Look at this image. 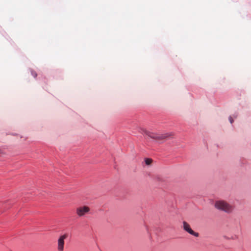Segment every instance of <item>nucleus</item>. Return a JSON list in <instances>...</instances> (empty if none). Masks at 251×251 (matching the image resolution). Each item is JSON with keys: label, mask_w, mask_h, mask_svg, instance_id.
Segmentation results:
<instances>
[{"label": "nucleus", "mask_w": 251, "mask_h": 251, "mask_svg": "<svg viewBox=\"0 0 251 251\" xmlns=\"http://www.w3.org/2000/svg\"><path fill=\"white\" fill-rule=\"evenodd\" d=\"M140 132L143 135H147L151 138L157 140L167 139L173 136V133L172 132L156 133L150 132L144 129H142Z\"/></svg>", "instance_id": "1"}, {"label": "nucleus", "mask_w": 251, "mask_h": 251, "mask_svg": "<svg viewBox=\"0 0 251 251\" xmlns=\"http://www.w3.org/2000/svg\"><path fill=\"white\" fill-rule=\"evenodd\" d=\"M1 153V150H0V154Z\"/></svg>", "instance_id": "9"}, {"label": "nucleus", "mask_w": 251, "mask_h": 251, "mask_svg": "<svg viewBox=\"0 0 251 251\" xmlns=\"http://www.w3.org/2000/svg\"><path fill=\"white\" fill-rule=\"evenodd\" d=\"M90 210V208L87 206H79L76 208V213L78 216L82 217L87 214Z\"/></svg>", "instance_id": "4"}, {"label": "nucleus", "mask_w": 251, "mask_h": 251, "mask_svg": "<svg viewBox=\"0 0 251 251\" xmlns=\"http://www.w3.org/2000/svg\"><path fill=\"white\" fill-rule=\"evenodd\" d=\"M66 234L61 235L57 240V249L58 251H63L64 250L65 240L67 238Z\"/></svg>", "instance_id": "3"}, {"label": "nucleus", "mask_w": 251, "mask_h": 251, "mask_svg": "<svg viewBox=\"0 0 251 251\" xmlns=\"http://www.w3.org/2000/svg\"><path fill=\"white\" fill-rule=\"evenodd\" d=\"M183 228L186 232H188L189 234L194 235L195 237L199 236V233L197 232H194L191 228L190 225L185 221L183 222Z\"/></svg>", "instance_id": "5"}, {"label": "nucleus", "mask_w": 251, "mask_h": 251, "mask_svg": "<svg viewBox=\"0 0 251 251\" xmlns=\"http://www.w3.org/2000/svg\"><path fill=\"white\" fill-rule=\"evenodd\" d=\"M31 74L34 77H36V76H37V74L36 73V72H34V71H32L31 72Z\"/></svg>", "instance_id": "7"}, {"label": "nucleus", "mask_w": 251, "mask_h": 251, "mask_svg": "<svg viewBox=\"0 0 251 251\" xmlns=\"http://www.w3.org/2000/svg\"><path fill=\"white\" fill-rule=\"evenodd\" d=\"M229 120L230 123L231 124H232L233 123V119L232 118V117L231 116H230L229 117Z\"/></svg>", "instance_id": "8"}, {"label": "nucleus", "mask_w": 251, "mask_h": 251, "mask_svg": "<svg viewBox=\"0 0 251 251\" xmlns=\"http://www.w3.org/2000/svg\"><path fill=\"white\" fill-rule=\"evenodd\" d=\"M152 160L150 158H146L145 159V163L147 165H150L152 163Z\"/></svg>", "instance_id": "6"}, {"label": "nucleus", "mask_w": 251, "mask_h": 251, "mask_svg": "<svg viewBox=\"0 0 251 251\" xmlns=\"http://www.w3.org/2000/svg\"><path fill=\"white\" fill-rule=\"evenodd\" d=\"M215 207L217 209L226 213H231L234 210L235 206L225 201H218L215 203Z\"/></svg>", "instance_id": "2"}]
</instances>
